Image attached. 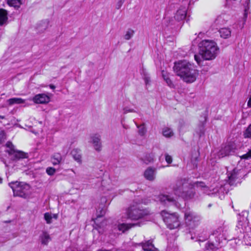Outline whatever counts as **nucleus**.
Returning a JSON list of instances; mask_svg holds the SVG:
<instances>
[{
    "label": "nucleus",
    "mask_w": 251,
    "mask_h": 251,
    "mask_svg": "<svg viewBox=\"0 0 251 251\" xmlns=\"http://www.w3.org/2000/svg\"><path fill=\"white\" fill-rule=\"evenodd\" d=\"M137 224H119L118 226V229L119 230L122 231L123 232H125L126 231L130 229L131 227L134 226Z\"/></svg>",
    "instance_id": "obj_27"
},
{
    "label": "nucleus",
    "mask_w": 251,
    "mask_h": 251,
    "mask_svg": "<svg viewBox=\"0 0 251 251\" xmlns=\"http://www.w3.org/2000/svg\"><path fill=\"white\" fill-rule=\"evenodd\" d=\"M103 181L102 180V182H101L102 185H103Z\"/></svg>",
    "instance_id": "obj_57"
},
{
    "label": "nucleus",
    "mask_w": 251,
    "mask_h": 251,
    "mask_svg": "<svg viewBox=\"0 0 251 251\" xmlns=\"http://www.w3.org/2000/svg\"><path fill=\"white\" fill-rule=\"evenodd\" d=\"M156 199L157 201L165 205L169 206L174 205L176 203V200L174 198L170 195L161 194L157 197Z\"/></svg>",
    "instance_id": "obj_14"
},
{
    "label": "nucleus",
    "mask_w": 251,
    "mask_h": 251,
    "mask_svg": "<svg viewBox=\"0 0 251 251\" xmlns=\"http://www.w3.org/2000/svg\"><path fill=\"white\" fill-rule=\"evenodd\" d=\"M206 239V237L202 238V239L201 238V237H199V238H197V241L199 242H203Z\"/></svg>",
    "instance_id": "obj_47"
},
{
    "label": "nucleus",
    "mask_w": 251,
    "mask_h": 251,
    "mask_svg": "<svg viewBox=\"0 0 251 251\" xmlns=\"http://www.w3.org/2000/svg\"><path fill=\"white\" fill-rule=\"evenodd\" d=\"M100 174H99V176H97L98 178H99V177H100L101 176H102L104 174L103 173V171L102 170H100Z\"/></svg>",
    "instance_id": "obj_48"
},
{
    "label": "nucleus",
    "mask_w": 251,
    "mask_h": 251,
    "mask_svg": "<svg viewBox=\"0 0 251 251\" xmlns=\"http://www.w3.org/2000/svg\"><path fill=\"white\" fill-rule=\"evenodd\" d=\"M135 125H136L137 127L139 128V134L141 136H144L145 134L147 131L146 128L145 126V124H143L141 125H138L135 123Z\"/></svg>",
    "instance_id": "obj_33"
},
{
    "label": "nucleus",
    "mask_w": 251,
    "mask_h": 251,
    "mask_svg": "<svg viewBox=\"0 0 251 251\" xmlns=\"http://www.w3.org/2000/svg\"><path fill=\"white\" fill-rule=\"evenodd\" d=\"M106 251V250H99V251Z\"/></svg>",
    "instance_id": "obj_54"
},
{
    "label": "nucleus",
    "mask_w": 251,
    "mask_h": 251,
    "mask_svg": "<svg viewBox=\"0 0 251 251\" xmlns=\"http://www.w3.org/2000/svg\"><path fill=\"white\" fill-rule=\"evenodd\" d=\"M243 135L244 137L246 138H251V124L247 127V128L244 132Z\"/></svg>",
    "instance_id": "obj_35"
},
{
    "label": "nucleus",
    "mask_w": 251,
    "mask_h": 251,
    "mask_svg": "<svg viewBox=\"0 0 251 251\" xmlns=\"http://www.w3.org/2000/svg\"><path fill=\"white\" fill-rule=\"evenodd\" d=\"M156 169L148 167L144 172V176L148 180L153 181L155 178Z\"/></svg>",
    "instance_id": "obj_17"
},
{
    "label": "nucleus",
    "mask_w": 251,
    "mask_h": 251,
    "mask_svg": "<svg viewBox=\"0 0 251 251\" xmlns=\"http://www.w3.org/2000/svg\"><path fill=\"white\" fill-rule=\"evenodd\" d=\"M67 251H71V249H68ZM72 251H77V250H73Z\"/></svg>",
    "instance_id": "obj_52"
},
{
    "label": "nucleus",
    "mask_w": 251,
    "mask_h": 251,
    "mask_svg": "<svg viewBox=\"0 0 251 251\" xmlns=\"http://www.w3.org/2000/svg\"><path fill=\"white\" fill-rule=\"evenodd\" d=\"M241 172L242 171L241 169H238L236 168H234L231 171H227V179L226 180L227 184H226L224 185L222 184V186L225 188L224 193H227L228 191V189H226V188L227 187V185L232 186H236L237 184L240 183Z\"/></svg>",
    "instance_id": "obj_6"
},
{
    "label": "nucleus",
    "mask_w": 251,
    "mask_h": 251,
    "mask_svg": "<svg viewBox=\"0 0 251 251\" xmlns=\"http://www.w3.org/2000/svg\"><path fill=\"white\" fill-rule=\"evenodd\" d=\"M62 160V156L59 153H54L51 157V161L53 165L59 164Z\"/></svg>",
    "instance_id": "obj_28"
},
{
    "label": "nucleus",
    "mask_w": 251,
    "mask_h": 251,
    "mask_svg": "<svg viewBox=\"0 0 251 251\" xmlns=\"http://www.w3.org/2000/svg\"><path fill=\"white\" fill-rule=\"evenodd\" d=\"M199 54L194 55L197 63L201 65L204 60H211L216 58L219 52L217 44L213 40H203L199 44Z\"/></svg>",
    "instance_id": "obj_1"
},
{
    "label": "nucleus",
    "mask_w": 251,
    "mask_h": 251,
    "mask_svg": "<svg viewBox=\"0 0 251 251\" xmlns=\"http://www.w3.org/2000/svg\"><path fill=\"white\" fill-rule=\"evenodd\" d=\"M249 244H250V245H251V243L250 244V243H249Z\"/></svg>",
    "instance_id": "obj_59"
},
{
    "label": "nucleus",
    "mask_w": 251,
    "mask_h": 251,
    "mask_svg": "<svg viewBox=\"0 0 251 251\" xmlns=\"http://www.w3.org/2000/svg\"><path fill=\"white\" fill-rule=\"evenodd\" d=\"M165 160L168 164H171L172 162V157L167 153L165 154Z\"/></svg>",
    "instance_id": "obj_43"
},
{
    "label": "nucleus",
    "mask_w": 251,
    "mask_h": 251,
    "mask_svg": "<svg viewBox=\"0 0 251 251\" xmlns=\"http://www.w3.org/2000/svg\"><path fill=\"white\" fill-rule=\"evenodd\" d=\"M228 228L221 226L214 230L209 236L210 240H214L216 244H220L223 241L228 240Z\"/></svg>",
    "instance_id": "obj_8"
},
{
    "label": "nucleus",
    "mask_w": 251,
    "mask_h": 251,
    "mask_svg": "<svg viewBox=\"0 0 251 251\" xmlns=\"http://www.w3.org/2000/svg\"><path fill=\"white\" fill-rule=\"evenodd\" d=\"M9 186L13 190L14 196L24 199L29 197L30 186L28 184L23 182L12 181L9 183Z\"/></svg>",
    "instance_id": "obj_5"
},
{
    "label": "nucleus",
    "mask_w": 251,
    "mask_h": 251,
    "mask_svg": "<svg viewBox=\"0 0 251 251\" xmlns=\"http://www.w3.org/2000/svg\"><path fill=\"white\" fill-rule=\"evenodd\" d=\"M44 218L47 224H50L52 223V216L51 214L49 213H45Z\"/></svg>",
    "instance_id": "obj_36"
},
{
    "label": "nucleus",
    "mask_w": 251,
    "mask_h": 251,
    "mask_svg": "<svg viewBox=\"0 0 251 251\" xmlns=\"http://www.w3.org/2000/svg\"><path fill=\"white\" fill-rule=\"evenodd\" d=\"M50 87L52 89H54L55 88V86L52 84H50Z\"/></svg>",
    "instance_id": "obj_49"
},
{
    "label": "nucleus",
    "mask_w": 251,
    "mask_h": 251,
    "mask_svg": "<svg viewBox=\"0 0 251 251\" xmlns=\"http://www.w3.org/2000/svg\"><path fill=\"white\" fill-rule=\"evenodd\" d=\"M244 15L245 17H247V14L246 13H245Z\"/></svg>",
    "instance_id": "obj_56"
},
{
    "label": "nucleus",
    "mask_w": 251,
    "mask_h": 251,
    "mask_svg": "<svg viewBox=\"0 0 251 251\" xmlns=\"http://www.w3.org/2000/svg\"><path fill=\"white\" fill-rule=\"evenodd\" d=\"M212 242L208 243L205 245V249L207 251H215L217 249V246L219 244H216V241L214 240H211Z\"/></svg>",
    "instance_id": "obj_29"
},
{
    "label": "nucleus",
    "mask_w": 251,
    "mask_h": 251,
    "mask_svg": "<svg viewBox=\"0 0 251 251\" xmlns=\"http://www.w3.org/2000/svg\"><path fill=\"white\" fill-rule=\"evenodd\" d=\"M49 22L48 20L42 21L36 26V29L38 33L44 32L49 26Z\"/></svg>",
    "instance_id": "obj_20"
},
{
    "label": "nucleus",
    "mask_w": 251,
    "mask_h": 251,
    "mask_svg": "<svg viewBox=\"0 0 251 251\" xmlns=\"http://www.w3.org/2000/svg\"><path fill=\"white\" fill-rule=\"evenodd\" d=\"M144 79L146 85L148 84L150 82V78L147 75H145Z\"/></svg>",
    "instance_id": "obj_46"
},
{
    "label": "nucleus",
    "mask_w": 251,
    "mask_h": 251,
    "mask_svg": "<svg viewBox=\"0 0 251 251\" xmlns=\"http://www.w3.org/2000/svg\"><path fill=\"white\" fill-rule=\"evenodd\" d=\"M181 2L182 6L176 11L174 19L178 22L183 21L186 16L187 7L189 5L191 0H179Z\"/></svg>",
    "instance_id": "obj_13"
},
{
    "label": "nucleus",
    "mask_w": 251,
    "mask_h": 251,
    "mask_svg": "<svg viewBox=\"0 0 251 251\" xmlns=\"http://www.w3.org/2000/svg\"><path fill=\"white\" fill-rule=\"evenodd\" d=\"M154 159V155L152 153H148L146 154V155L142 158V160L143 162L148 164L149 163L152 162L153 161Z\"/></svg>",
    "instance_id": "obj_32"
},
{
    "label": "nucleus",
    "mask_w": 251,
    "mask_h": 251,
    "mask_svg": "<svg viewBox=\"0 0 251 251\" xmlns=\"http://www.w3.org/2000/svg\"><path fill=\"white\" fill-rule=\"evenodd\" d=\"M3 163L5 165V167L7 168V171L8 172V173L10 174L12 173V169H13V167L11 169L10 164H7L5 161H3Z\"/></svg>",
    "instance_id": "obj_45"
},
{
    "label": "nucleus",
    "mask_w": 251,
    "mask_h": 251,
    "mask_svg": "<svg viewBox=\"0 0 251 251\" xmlns=\"http://www.w3.org/2000/svg\"><path fill=\"white\" fill-rule=\"evenodd\" d=\"M7 102L9 105H13L15 103H23L25 102V100L21 98H14L8 100Z\"/></svg>",
    "instance_id": "obj_30"
},
{
    "label": "nucleus",
    "mask_w": 251,
    "mask_h": 251,
    "mask_svg": "<svg viewBox=\"0 0 251 251\" xmlns=\"http://www.w3.org/2000/svg\"><path fill=\"white\" fill-rule=\"evenodd\" d=\"M8 22V12L7 10L0 9V26L6 25Z\"/></svg>",
    "instance_id": "obj_19"
},
{
    "label": "nucleus",
    "mask_w": 251,
    "mask_h": 251,
    "mask_svg": "<svg viewBox=\"0 0 251 251\" xmlns=\"http://www.w3.org/2000/svg\"><path fill=\"white\" fill-rule=\"evenodd\" d=\"M56 172L55 169L53 167H48L46 169V173L49 176H53Z\"/></svg>",
    "instance_id": "obj_39"
},
{
    "label": "nucleus",
    "mask_w": 251,
    "mask_h": 251,
    "mask_svg": "<svg viewBox=\"0 0 251 251\" xmlns=\"http://www.w3.org/2000/svg\"><path fill=\"white\" fill-rule=\"evenodd\" d=\"M32 100L35 103L46 104L50 101V98L47 95L42 93L36 95L32 98Z\"/></svg>",
    "instance_id": "obj_16"
},
{
    "label": "nucleus",
    "mask_w": 251,
    "mask_h": 251,
    "mask_svg": "<svg viewBox=\"0 0 251 251\" xmlns=\"http://www.w3.org/2000/svg\"><path fill=\"white\" fill-rule=\"evenodd\" d=\"M91 142L94 143V139H92Z\"/></svg>",
    "instance_id": "obj_53"
},
{
    "label": "nucleus",
    "mask_w": 251,
    "mask_h": 251,
    "mask_svg": "<svg viewBox=\"0 0 251 251\" xmlns=\"http://www.w3.org/2000/svg\"><path fill=\"white\" fill-rule=\"evenodd\" d=\"M191 239H194V237L193 236L191 237Z\"/></svg>",
    "instance_id": "obj_58"
},
{
    "label": "nucleus",
    "mask_w": 251,
    "mask_h": 251,
    "mask_svg": "<svg viewBox=\"0 0 251 251\" xmlns=\"http://www.w3.org/2000/svg\"><path fill=\"white\" fill-rule=\"evenodd\" d=\"M72 153L75 160L78 162H80L81 161V156L80 154L76 153V150H73L72 152Z\"/></svg>",
    "instance_id": "obj_37"
},
{
    "label": "nucleus",
    "mask_w": 251,
    "mask_h": 251,
    "mask_svg": "<svg viewBox=\"0 0 251 251\" xmlns=\"http://www.w3.org/2000/svg\"><path fill=\"white\" fill-rule=\"evenodd\" d=\"M194 186L201 188L203 193L208 195H216L218 194L220 198L224 196L225 188L222 184L217 185L216 187L210 189L206 186L203 182L196 181L194 182Z\"/></svg>",
    "instance_id": "obj_7"
},
{
    "label": "nucleus",
    "mask_w": 251,
    "mask_h": 251,
    "mask_svg": "<svg viewBox=\"0 0 251 251\" xmlns=\"http://www.w3.org/2000/svg\"><path fill=\"white\" fill-rule=\"evenodd\" d=\"M124 113L126 114L128 112H135V111L133 109H129L128 107H125L123 109Z\"/></svg>",
    "instance_id": "obj_44"
},
{
    "label": "nucleus",
    "mask_w": 251,
    "mask_h": 251,
    "mask_svg": "<svg viewBox=\"0 0 251 251\" xmlns=\"http://www.w3.org/2000/svg\"><path fill=\"white\" fill-rule=\"evenodd\" d=\"M2 182V179L0 178V183H1Z\"/></svg>",
    "instance_id": "obj_55"
},
{
    "label": "nucleus",
    "mask_w": 251,
    "mask_h": 251,
    "mask_svg": "<svg viewBox=\"0 0 251 251\" xmlns=\"http://www.w3.org/2000/svg\"><path fill=\"white\" fill-rule=\"evenodd\" d=\"M141 202L138 200H134L133 204L127 209L126 213L127 217L132 220H137L148 215L149 212L143 209L140 204Z\"/></svg>",
    "instance_id": "obj_4"
},
{
    "label": "nucleus",
    "mask_w": 251,
    "mask_h": 251,
    "mask_svg": "<svg viewBox=\"0 0 251 251\" xmlns=\"http://www.w3.org/2000/svg\"><path fill=\"white\" fill-rule=\"evenodd\" d=\"M134 33L132 29H128L124 36V38L126 40H129L133 36Z\"/></svg>",
    "instance_id": "obj_34"
},
{
    "label": "nucleus",
    "mask_w": 251,
    "mask_h": 251,
    "mask_svg": "<svg viewBox=\"0 0 251 251\" xmlns=\"http://www.w3.org/2000/svg\"><path fill=\"white\" fill-rule=\"evenodd\" d=\"M162 134L164 136L167 138L171 137L174 135V132L172 129L169 127H164L162 129Z\"/></svg>",
    "instance_id": "obj_31"
},
{
    "label": "nucleus",
    "mask_w": 251,
    "mask_h": 251,
    "mask_svg": "<svg viewBox=\"0 0 251 251\" xmlns=\"http://www.w3.org/2000/svg\"><path fill=\"white\" fill-rule=\"evenodd\" d=\"M162 76L168 86L171 87L173 84L171 80L164 74V71L162 72Z\"/></svg>",
    "instance_id": "obj_40"
},
{
    "label": "nucleus",
    "mask_w": 251,
    "mask_h": 251,
    "mask_svg": "<svg viewBox=\"0 0 251 251\" xmlns=\"http://www.w3.org/2000/svg\"><path fill=\"white\" fill-rule=\"evenodd\" d=\"M5 139V132L3 130L0 129V143Z\"/></svg>",
    "instance_id": "obj_42"
},
{
    "label": "nucleus",
    "mask_w": 251,
    "mask_h": 251,
    "mask_svg": "<svg viewBox=\"0 0 251 251\" xmlns=\"http://www.w3.org/2000/svg\"><path fill=\"white\" fill-rule=\"evenodd\" d=\"M249 244H250V245H251V243L250 244V243H249Z\"/></svg>",
    "instance_id": "obj_60"
},
{
    "label": "nucleus",
    "mask_w": 251,
    "mask_h": 251,
    "mask_svg": "<svg viewBox=\"0 0 251 251\" xmlns=\"http://www.w3.org/2000/svg\"><path fill=\"white\" fill-rule=\"evenodd\" d=\"M41 244L44 245H47L51 240L50 234L46 231H43L39 236Z\"/></svg>",
    "instance_id": "obj_21"
},
{
    "label": "nucleus",
    "mask_w": 251,
    "mask_h": 251,
    "mask_svg": "<svg viewBox=\"0 0 251 251\" xmlns=\"http://www.w3.org/2000/svg\"><path fill=\"white\" fill-rule=\"evenodd\" d=\"M234 152V148L231 145H226L222 147L219 151L218 152V156L220 158H222L226 156L229 155Z\"/></svg>",
    "instance_id": "obj_15"
},
{
    "label": "nucleus",
    "mask_w": 251,
    "mask_h": 251,
    "mask_svg": "<svg viewBox=\"0 0 251 251\" xmlns=\"http://www.w3.org/2000/svg\"><path fill=\"white\" fill-rule=\"evenodd\" d=\"M102 148L101 141V136L100 135L95 134V151L100 152Z\"/></svg>",
    "instance_id": "obj_26"
},
{
    "label": "nucleus",
    "mask_w": 251,
    "mask_h": 251,
    "mask_svg": "<svg viewBox=\"0 0 251 251\" xmlns=\"http://www.w3.org/2000/svg\"><path fill=\"white\" fill-rule=\"evenodd\" d=\"M188 183L185 179H178L171 185V188L175 194L185 199H190L194 197L193 190L189 188Z\"/></svg>",
    "instance_id": "obj_3"
},
{
    "label": "nucleus",
    "mask_w": 251,
    "mask_h": 251,
    "mask_svg": "<svg viewBox=\"0 0 251 251\" xmlns=\"http://www.w3.org/2000/svg\"><path fill=\"white\" fill-rule=\"evenodd\" d=\"M173 69L176 75L186 83L194 82L199 74L194 65L185 60L175 62Z\"/></svg>",
    "instance_id": "obj_2"
},
{
    "label": "nucleus",
    "mask_w": 251,
    "mask_h": 251,
    "mask_svg": "<svg viewBox=\"0 0 251 251\" xmlns=\"http://www.w3.org/2000/svg\"><path fill=\"white\" fill-rule=\"evenodd\" d=\"M221 37L224 39H227L231 36V30L228 28H222L219 30Z\"/></svg>",
    "instance_id": "obj_24"
},
{
    "label": "nucleus",
    "mask_w": 251,
    "mask_h": 251,
    "mask_svg": "<svg viewBox=\"0 0 251 251\" xmlns=\"http://www.w3.org/2000/svg\"><path fill=\"white\" fill-rule=\"evenodd\" d=\"M6 150L5 151L8 154L11 160L17 161L27 157V155L25 153L16 150L14 146L11 142H7L6 144Z\"/></svg>",
    "instance_id": "obj_10"
},
{
    "label": "nucleus",
    "mask_w": 251,
    "mask_h": 251,
    "mask_svg": "<svg viewBox=\"0 0 251 251\" xmlns=\"http://www.w3.org/2000/svg\"><path fill=\"white\" fill-rule=\"evenodd\" d=\"M179 22L174 19V18L166 17L164 19L163 24L166 26H172L174 25H180Z\"/></svg>",
    "instance_id": "obj_22"
},
{
    "label": "nucleus",
    "mask_w": 251,
    "mask_h": 251,
    "mask_svg": "<svg viewBox=\"0 0 251 251\" xmlns=\"http://www.w3.org/2000/svg\"><path fill=\"white\" fill-rule=\"evenodd\" d=\"M4 118V116L0 115V119H3Z\"/></svg>",
    "instance_id": "obj_50"
},
{
    "label": "nucleus",
    "mask_w": 251,
    "mask_h": 251,
    "mask_svg": "<svg viewBox=\"0 0 251 251\" xmlns=\"http://www.w3.org/2000/svg\"><path fill=\"white\" fill-rule=\"evenodd\" d=\"M107 202V199L105 197H102L101 198L100 200V207L97 210V218H95V229L98 230L99 232L100 233V231L99 230L98 228H101L106 225V221H103L100 225H98L96 221H98V218L102 217L105 213V211L106 210V203Z\"/></svg>",
    "instance_id": "obj_11"
},
{
    "label": "nucleus",
    "mask_w": 251,
    "mask_h": 251,
    "mask_svg": "<svg viewBox=\"0 0 251 251\" xmlns=\"http://www.w3.org/2000/svg\"><path fill=\"white\" fill-rule=\"evenodd\" d=\"M52 217L54 218L55 219H56L57 218V216L56 215H53Z\"/></svg>",
    "instance_id": "obj_51"
},
{
    "label": "nucleus",
    "mask_w": 251,
    "mask_h": 251,
    "mask_svg": "<svg viewBox=\"0 0 251 251\" xmlns=\"http://www.w3.org/2000/svg\"><path fill=\"white\" fill-rule=\"evenodd\" d=\"M7 3L10 6L17 9L23 4V1L22 0H7Z\"/></svg>",
    "instance_id": "obj_25"
},
{
    "label": "nucleus",
    "mask_w": 251,
    "mask_h": 251,
    "mask_svg": "<svg viewBox=\"0 0 251 251\" xmlns=\"http://www.w3.org/2000/svg\"><path fill=\"white\" fill-rule=\"evenodd\" d=\"M204 122H201L196 129V133L200 138L204 136L205 134V126Z\"/></svg>",
    "instance_id": "obj_23"
},
{
    "label": "nucleus",
    "mask_w": 251,
    "mask_h": 251,
    "mask_svg": "<svg viewBox=\"0 0 251 251\" xmlns=\"http://www.w3.org/2000/svg\"><path fill=\"white\" fill-rule=\"evenodd\" d=\"M185 223L189 228H193L200 223V217L192 211H186L185 213Z\"/></svg>",
    "instance_id": "obj_12"
},
{
    "label": "nucleus",
    "mask_w": 251,
    "mask_h": 251,
    "mask_svg": "<svg viewBox=\"0 0 251 251\" xmlns=\"http://www.w3.org/2000/svg\"><path fill=\"white\" fill-rule=\"evenodd\" d=\"M241 159L248 160L251 159V149L249 150L248 151L241 157Z\"/></svg>",
    "instance_id": "obj_38"
},
{
    "label": "nucleus",
    "mask_w": 251,
    "mask_h": 251,
    "mask_svg": "<svg viewBox=\"0 0 251 251\" xmlns=\"http://www.w3.org/2000/svg\"><path fill=\"white\" fill-rule=\"evenodd\" d=\"M139 245L142 247L145 251H158V250L154 246L151 240H148L145 243H141Z\"/></svg>",
    "instance_id": "obj_18"
},
{
    "label": "nucleus",
    "mask_w": 251,
    "mask_h": 251,
    "mask_svg": "<svg viewBox=\"0 0 251 251\" xmlns=\"http://www.w3.org/2000/svg\"><path fill=\"white\" fill-rule=\"evenodd\" d=\"M161 214L164 222L170 229H175L179 226L180 223L178 220V217L176 213L170 214L166 211L163 210Z\"/></svg>",
    "instance_id": "obj_9"
},
{
    "label": "nucleus",
    "mask_w": 251,
    "mask_h": 251,
    "mask_svg": "<svg viewBox=\"0 0 251 251\" xmlns=\"http://www.w3.org/2000/svg\"><path fill=\"white\" fill-rule=\"evenodd\" d=\"M124 2L125 0H118L115 5V8L117 9H120Z\"/></svg>",
    "instance_id": "obj_41"
}]
</instances>
